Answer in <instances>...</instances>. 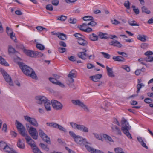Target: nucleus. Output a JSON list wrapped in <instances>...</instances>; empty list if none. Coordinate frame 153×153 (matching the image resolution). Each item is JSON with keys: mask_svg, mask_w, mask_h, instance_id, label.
I'll use <instances>...</instances> for the list:
<instances>
[{"mask_svg": "<svg viewBox=\"0 0 153 153\" xmlns=\"http://www.w3.org/2000/svg\"><path fill=\"white\" fill-rule=\"evenodd\" d=\"M142 11L143 13H145L147 14L150 13V11L148 9V8L145 6H143L141 7Z\"/></svg>", "mask_w": 153, "mask_h": 153, "instance_id": "nucleus-38", "label": "nucleus"}, {"mask_svg": "<svg viewBox=\"0 0 153 153\" xmlns=\"http://www.w3.org/2000/svg\"><path fill=\"white\" fill-rule=\"evenodd\" d=\"M36 46L38 49H39L41 50H43L45 49V47L44 46L40 44L37 43Z\"/></svg>", "mask_w": 153, "mask_h": 153, "instance_id": "nucleus-47", "label": "nucleus"}, {"mask_svg": "<svg viewBox=\"0 0 153 153\" xmlns=\"http://www.w3.org/2000/svg\"><path fill=\"white\" fill-rule=\"evenodd\" d=\"M9 36H10L11 39L12 40L15 42H16V36H15V34L13 32L10 33V34Z\"/></svg>", "mask_w": 153, "mask_h": 153, "instance_id": "nucleus-43", "label": "nucleus"}, {"mask_svg": "<svg viewBox=\"0 0 153 153\" xmlns=\"http://www.w3.org/2000/svg\"><path fill=\"white\" fill-rule=\"evenodd\" d=\"M46 111H51L50 103L49 100L47 99V100L43 104Z\"/></svg>", "mask_w": 153, "mask_h": 153, "instance_id": "nucleus-22", "label": "nucleus"}, {"mask_svg": "<svg viewBox=\"0 0 153 153\" xmlns=\"http://www.w3.org/2000/svg\"><path fill=\"white\" fill-rule=\"evenodd\" d=\"M76 19L74 18H70L68 21L71 24H75L76 22Z\"/></svg>", "mask_w": 153, "mask_h": 153, "instance_id": "nucleus-50", "label": "nucleus"}, {"mask_svg": "<svg viewBox=\"0 0 153 153\" xmlns=\"http://www.w3.org/2000/svg\"><path fill=\"white\" fill-rule=\"evenodd\" d=\"M70 135L74 139V141L77 144L81 143V140L82 139V137L79 135H76L72 131L69 132Z\"/></svg>", "mask_w": 153, "mask_h": 153, "instance_id": "nucleus-14", "label": "nucleus"}, {"mask_svg": "<svg viewBox=\"0 0 153 153\" xmlns=\"http://www.w3.org/2000/svg\"><path fill=\"white\" fill-rule=\"evenodd\" d=\"M148 44L146 43H143L140 45V47L143 49H146L147 48Z\"/></svg>", "mask_w": 153, "mask_h": 153, "instance_id": "nucleus-52", "label": "nucleus"}, {"mask_svg": "<svg viewBox=\"0 0 153 153\" xmlns=\"http://www.w3.org/2000/svg\"><path fill=\"white\" fill-rule=\"evenodd\" d=\"M103 104L104 106L102 105L100 107L101 108L104 109L105 111H108L107 109V108L110 105V103L105 101L103 102Z\"/></svg>", "mask_w": 153, "mask_h": 153, "instance_id": "nucleus-29", "label": "nucleus"}, {"mask_svg": "<svg viewBox=\"0 0 153 153\" xmlns=\"http://www.w3.org/2000/svg\"><path fill=\"white\" fill-rule=\"evenodd\" d=\"M13 149L10 148L7 145L6 146L5 148L3 150L4 151L8 153L9 152Z\"/></svg>", "mask_w": 153, "mask_h": 153, "instance_id": "nucleus-48", "label": "nucleus"}, {"mask_svg": "<svg viewBox=\"0 0 153 153\" xmlns=\"http://www.w3.org/2000/svg\"><path fill=\"white\" fill-rule=\"evenodd\" d=\"M83 20L85 21H89L93 20V17L91 16H86L83 17Z\"/></svg>", "mask_w": 153, "mask_h": 153, "instance_id": "nucleus-42", "label": "nucleus"}, {"mask_svg": "<svg viewBox=\"0 0 153 153\" xmlns=\"http://www.w3.org/2000/svg\"><path fill=\"white\" fill-rule=\"evenodd\" d=\"M128 24L131 26H139V24L137 23L134 20L132 21L128 20Z\"/></svg>", "mask_w": 153, "mask_h": 153, "instance_id": "nucleus-41", "label": "nucleus"}, {"mask_svg": "<svg viewBox=\"0 0 153 153\" xmlns=\"http://www.w3.org/2000/svg\"><path fill=\"white\" fill-rule=\"evenodd\" d=\"M16 126L19 133L22 136L25 135V129L24 126L20 122L17 120L16 121Z\"/></svg>", "mask_w": 153, "mask_h": 153, "instance_id": "nucleus-8", "label": "nucleus"}, {"mask_svg": "<svg viewBox=\"0 0 153 153\" xmlns=\"http://www.w3.org/2000/svg\"><path fill=\"white\" fill-rule=\"evenodd\" d=\"M67 18V17L66 16L62 15L58 16L57 19L61 21H64Z\"/></svg>", "mask_w": 153, "mask_h": 153, "instance_id": "nucleus-45", "label": "nucleus"}, {"mask_svg": "<svg viewBox=\"0 0 153 153\" xmlns=\"http://www.w3.org/2000/svg\"><path fill=\"white\" fill-rule=\"evenodd\" d=\"M49 79L53 83L58 85L62 88H64L65 87V85L63 83L58 81L56 79L50 77L49 78Z\"/></svg>", "mask_w": 153, "mask_h": 153, "instance_id": "nucleus-17", "label": "nucleus"}, {"mask_svg": "<svg viewBox=\"0 0 153 153\" xmlns=\"http://www.w3.org/2000/svg\"><path fill=\"white\" fill-rule=\"evenodd\" d=\"M71 102L74 105L78 106L83 109L85 111L87 112H90V110L87 105L79 100H72Z\"/></svg>", "mask_w": 153, "mask_h": 153, "instance_id": "nucleus-6", "label": "nucleus"}, {"mask_svg": "<svg viewBox=\"0 0 153 153\" xmlns=\"http://www.w3.org/2000/svg\"><path fill=\"white\" fill-rule=\"evenodd\" d=\"M124 6L128 9H129L130 8V3L128 0L126 1H125L124 4Z\"/></svg>", "mask_w": 153, "mask_h": 153, "instance_id": "nucleus-44", "label": "nucleus"}, {"mask_svg": "<svg viewBox=\"0 0 153 153\" xmlns=\"http://www.w3.org/2000/svg\"><path fill=\"white\" fill-rule=\"evenodd\" d=\"M123 69L125 70L127 72H129L130 71V68L127 65H124L123 66L121 67Z\"/></svg>", "mask_w": 153, "mask_h": 153, "instance_id": "nucleus-56", "label": "nucleus"}, {"mask_svg": "<svg viewBox=\"0 0 153 153\" xmlns=\"http://www.w3.org/2000/svg\"><path fill=\"white\" fill-rule=\"evenodd\" d=\"M109 44L111 45L119 48L121 47L122 46V45L119 41L117 40L112 41L109 42Z\"/></svg>", "mask_w": 153, "mask_h": 153, "instance_id": "nucleus-21", "label": "nucleus"}, {"mask_svg": "<svg viewBox=\"0 0 153 153\" xmlns=\"http://www.w3.org/2000/svg\"><path fill=\"white\" fill-rule=\"evenodd\" d=\"M69 123L71 128L74 129H77L85 133L89 132L88 128L84 125L78 124L73 122H70Z\"/></svg>", "mask_w": 153, "mask_h": 153, "instance_id": "nucleus-4", "label": "nucleus"}, {"mask_svg": "<svg viewBox=\"0 0 153 153\" xmlns=\"http://www.w3.org/2000/svg\"><path fill=\"white\" fill-rule=\"evenodd\" d=\"M113 59L115 61L124 62L125 59L124 57L121 56H115L113 57Z\"/></svg>", "mask_w": 153, "mask_h": 153, "instance_id": "nucleus-23", "label": "nucleus"}, {"mask_svg": "<svg viewBox=\"0 0 153 153\" xmlns=\"http://www.w3.org/2000/svg\"><path fill=\"white\" fill-rule=\"evenodd\" d=\"M86 50H85L84 51L79 52L77 54L78 56L83 60L86 59L88 56V55L86 53Z\"/></svg>", "mask_w": 153, "mask_h": 153, "instance_id": "nucleus-19", "label": "nucleus"}, {"mask_svg": "<svg viewBox=\"0 0 153 153\" xmlns=\"http://www.w3.org/2000/svg\"><path fill=\"white\" fill-rule=\"evenodd\" d=\"M153 57H151L150 56H149L147 57L144 58V60L145 61H146L147 62H151L152 61H151L152 59V58Z\"/></svg>", "mask_w": 153, "mask_h": 153, "instance_id": "nucleus-58", "label": "nucleus"}, {"mask_svg": "<svg viewBox=\"0 0 153 153\" xmlns=\"http://www.w3.org/2000/svg\"><path fill=\"white\" fill-rule=\"evenodd\" d=\"M81 143L79 144L81 145H85V146L89 152L92 153H104V152L100 150H97L94 149L90 146L86 145V143L89 144V143L86 141V140L84 138H82V139L81 140Z\"/></svg>", "mask_w": 153, "mask_h": 153, "instance_id": "nucleus-5", "label": "nucleus"}, {"mask_svg": "<svg viewBox=\"0 0 153 153\" xmlns=\"http://www.w3.org/2000/svg\"><path fill=\"white\" fill-rule=\"evenodd\" d=\"M35 99L37 103L39 104H44L46 101L47 99L43 96H37L35 97Z\"/></svg>", "mask_w": 153, "mask_h": 153, "instance_id": "nucleus-16", "label": "nucleus"}, {"mask_svg": "<svg viewBox=\"0 0 153 153\" xmlns=\"http://www.w3.org/2000/svg\"><path fill=\"white\" fill-rule=\"evenodd\" d=\"M39 145L43 149L46 150L47 151L49 150V148L47 147V145H46L43 143H40Z\"/></svg>", "mask_w": 153, "mask_h": 153, "instance_id": "nucleus-46", "label": "nucleus"}, {"mask_svg": "<svg viewBox=\"0 0 153 153\" xmlns=\"http://www.w3.org/2000/svg\"><path fill=\"white\" fill-rule=\"evenodd\" d=\"M101 54L103 55L104 58L108 59L110 57V55L108 54L107 53L104 52H101Z\"/></svg>", "mask_w": 153, "mask_h": 153, "instance_id": "nucleus-54", "label": "nucleus"}, {"mask_svg": "<svg viewBox=\"0 0 153 153\" xmlns=\"http://www.w3.org/2000/svg\"><path fill=\"white\" fill-rule=\"evenodd\" d=\"M153 100L151 98H147L144 100V102L146 103L150 104L152 102Z\"/></svg>", "mask_w": 153, "mask_h": 153, "instance_id": "nucleus-51", "label": "nucleus"}, {"mask_svg": "<svg viewBox=\"0 0 153 153\" xmlns=\"http://www.w3.org/2000/svg\"><path fill=\"white\" fill-rule=\"evenodd\" d=\"M7 144L3 141L0 142V149L1 150L3 151L7 145Z\"/></svg>", "mask_w": 153, "mask_h": 153, "instance_id": "nucleus-36", "label": "nucleus"}, {"mask_svg": "<svg viewBox=\"0 0 153 153\" xmlns=\"http://www.w3.org/2000/svg\"><path fill=\"white\" fill-rule=\"evenodd\" d=\"M137 140L140 143L141 145L144 147L146 149H148V147L146 146L145 143L144 142V141L142 139V138L140 137H137Z\"/></svg>", "mask_w": 153, "mask_h": 153, "instance_id": "nucleus-30", "label": "nucleus"}, {"mask_svg": "<svg viewBox=\"0 0 153 153\" xmlns=\"http://www.w3.org/2000/svg\"><path fill=\"white\" fill-rule=\"evenodd\" d=\"M8 52L9 53H13L16 52V51L12 46L10 45L8 47Z\"/></svg>", "mask_w": 153, "mask_h": 153, "instance_id": "nucleus-40", "label": "nucleus"}, {"mask_svg": "<svg viewBox=\"0 0 153 153\" xmlns=\"http://www.w3.org/2000/svg\"><path fill=\"white\" fill-rule=\"evenodd\" d=\"M79 44L82 46L87 45L88 44V42L84 39L81 40H79L78 42Z\"/></svg>", "mask_w": 153, "mask_h": 153, "instance_id": "nucleus-37", "label": "nucleus"}, {"mask_svg": "<svg viewBox=\"0 0 153 153\" xmlns=\"http://www.w3.org/2000/svg\"><path fill=\"white\" fill-rule=\"evenodd\" d=\"M66 49L65 48L59 47L58 48V51L60 53H63L66 51Z\"/></svg>", "mask_w": 153, "mask_h": 153, "instance_id": "nucleus-57", "label": "nucleus"}, {"mask_svg": "<svg viewBox=\"0 0 153 153\" xmlns=\"http://www.w3.org/2000/svg\"><path fill=\"white\" fill-rule=\"evenodd\" d=\"M26 121L29 122L31 125L35 127H38L39 124L36 120L34 118L30 117L28 116H25L24 117Z\"/></svg>", "mask_w": 153, "mask_h": 153, "instance_id": "nucleus-10", "label": "nucleus"}, {"mask_svg": "<svg viewBox=\"0 0 153 153\" xmlns=\"http://www.w3.org/2000/svg\"><path fill=\"white\" fill-rule=\"evenodd\" d=\"M30 135L34 139L37 140L38 137V133L36 129L33 127H30L28 130Z\"/></svg>", "mask_w": 153, "mask_h": 153, "instance_id": "nucleus-12", "label": "nucleus"}, {"mask_svg": "<svg viewBox=\"0 0 153 153\" xmlns=\"http://www.w3.org/2000/svg\"><path fill=\"white\" fill-rule=\"evenodd\" d=\"M59 2V0H52L51 1L52 4L56 6H57L58 5Z\"/></svg>", "mask_w": 153, "mask_h": 153, "instance_id": "nucleus-55", "label": "nucleus"}, {"mask_svg": "<svg viewBox=\"0 0 153 153\" xmlns=\"http://www.w3.org/2000/svg\"><path fill=\"white\" fill-rule=\"evenodd\" d=\"M46 8L48 10L52 11L53 10V8L51 4H49L47 5L46 7Z\"/></svg>", "mask_w": 153, "mask_h": 153, "instance_id": "nucleus-53", "label": "nucleus"}, {"mask_svg": "<svg viewBox=\"0 0 153 153\" xmlns=\"http://www.w3.org/2000/svg\"><path fill=\"white\" fill-rule=\"evenodd\" d=\"M111 128L113 132H114L118 135H121L122 133L120 129L117 126L114 125L111 127Z\"/></svg>", "mask_w": 153, "mask_h": 153, "instance_id": "nucleus-20", "label": "nucleus"}, {"mask_svg": "<svg viewBox=\"0 0 153 153\" xmlns=\"http://www.w3.org/2000/svg\"><path fill=\"white\" fill-rule=\"evenodd\" d=\"M102 76L101 74H98L94 76H91V77L92 78L93 81L94 82H97L98 80L100 79Z\"/></svg>", "mask_w": 153, "mask_h": 153, "instance_id": "nucleus-25", "label": "nucleus"}, {"mask_svg": "<svg viewBox=\"0 0 153 153\" xmlns=\"http://www.w3.org/2000/svg\"><path fill=\"white\" fill-rule=\"evenodd\" d=\"M7 126L6 124L4 123L3 124V126L2 127V130L5 132H6L7 131Z\"/></svg>", "mask_w": 153, "mask_h": 153, "instance_id": "nucleus-63", "label": "nucleus"}, {"mask_svg": "<svg viewBox=\"0 0 153 153\" xmlns=\"http://www.w3.org/2000/svg\"><path fill=\"white\" fill-rule=\"evenodd\" d=\"M57 37L62 40H65L67 39L66 35L65 34L59 32H58Z\"/></svg>", "mask_w": 153, "mask_h": 153, "instance_id": "nucleus-32", "label": "nucleus"}, {"mask_svg": "<svg viewBox=\"0 0 153 153\" xmlns=\"http://www.w3.org/2000/svg\"><path fill=\"white\" fill-rule=\"evenodd\" d=\"M111 22L114 25H117L120 23V22L116 20L115 19H114L113 20H111Z\"/></svg>", "mask_w": 153, "mask_h": 153, "instance_id": "nucleus-60", "label": "nucleus"}, {"mask_svg": "<svg viewBox=\"0 0 153 153\" xmlns=\"http://www.w3.org/2000/svg\"><path fill=\"white\" fill-rule=\"evenodd\" d=\"M102 136L105 140L112 142H114L112 138L108 135L105 134H102Z\"/></svg>", "mask_w": 153, "mask_h": 153, "instance_id": "nucleus-33", "label": "nucleus"}, {"mask_svg": "<svg viewBox=\"0 0 153 153\" xmlns=\"http://www.w3.org/2000/svg\"><path fill=\"white\" fill-rule=\"evenodd\" d=\"M47 126L59 129L61 131H63L64 132L66 133L67 132V130L66 129L63 127L62 126L54 122H51V123H46Z\"/></svg>", "mask_w": 153, "mask_h": 153, "instance_id": "nucleus-9", "label": "nucleus"}, {"mask_svg": "<svg viewBox=\"0 0 153 153\" xmlns=\"http://www.w3.org/2000/svg\"><path fill=\"white\" fill-rule=\"evenodd\" d=\"M51 103L52 107L55 110H61L62 108L63 105L61 103L56 100H52Z\"/></svg>", "mask_w": 153, "mask_h": 153, "instance_id": "nucleus-13", "label": "nucleus"}, {"mask_svg": "<svg viewBox=\"0 0 153 153\" xmlns=\"http://www.w3.org/2000/svg\"><path fill=\"white\" fill-rule=\"evenodd\" d=\"M91 21L90 22H88L89 25H90L92 26H94L97 24L96 22L93 21V20Z\"/></svg>", "mask_w": 153, "mask_h": 153, "instance_id": "nucleus-59", "label": "nucleus"}, {"mask_svg": "<svg viewBox=\"0 0 153 153\" xmlns=\"http://www.w3.org/2000/svg\"><path fill=\"white\" fill-rule=\"evenodd\" d=\"M38 132L39 136L42 139L47 143L50 144L51 143V141L50 138L45 134L43 130L41 129H39V130Z\"/></svg>", "mask_w": 153, "mask_h": 153, "instance_id": "nucleus-11", "label": "nucleus"}, {"mask_svg": "<svg viewBox=\"0 0 153 153\" xmlns=\"http://www.w3.org/2000/svg\"><path fill=\"white\" fill-rule=\"evenodd\" d=\"M68 76L69 78L68 81L72 83L74 81L73 78H75L76 77V75L74 71L72 70L70 72Z\"/></svg>", "mask_w": 153, "mask_h": 153, "instance_id": "nucleus-18", "label": "nucleus"}, {"mask_svg": "<svg viewBox=\"0 0 153 153\" xmlns=\"http://www.w3.org/2000/svg\"><path fill=\"white\" fill-rule=\"evenodd\" d=\"M25 136L27 143L31 146L34 153H42L36 146L35 141L29 136L26 134Z\"/></svg>", "mask_w": 153, "mask_h": 153, "instance_id": "nucleus-3", "label": "nucleus"}, {"mask_svg": "<svg viewBox=\"0 0 153 153\" xmlns=\"http://www.w3.org/2000/svg\"><path fill=\"white\" fill-rule=\"evenodd\" d=\"M148 38L145 35H141L139 34L137 36V39L142 42H145L147 40L146 39Z\"/></svg>", "mask_w": 153, "mask_h": 153, "instance_id": "nucleus-27", "label": "nucleus"}, {"mask_svg": "<svg viewBox=\"0 0 153 153\" xmlns=\"http://www.w3.org/2000/svg\"><path fill=\"white\" fill-rule=\"evenodd\" d=\"M122 127L121 129L123 133L125 134L129 139L132 138L131 134L129 131L131 129V126H130L126 120L124 118L122 120Z\"/></svg>", "mask_w": 153, "mask_h": 153, "instance_id": "nucleus-2", "label": "nucleus"}, {"mask_svg": "<svg viewBox=\"0 0 153 153\" xmlns=\"http://www.w3.org/2000/svg\"><path fill=\"white\" fill-rule=\"evenodd\" d=\"M18 64L22 72L25 75L30 76L33 79L36 78V74L34 70L31 68L21 62H18Z\"/></svg>", "mask_w": 153, "mask_h": 153, "instance_id": "nucleus-1", "label": "nucleus"}, {"mask_svg": "<svg viewBox=\"0 0 153 153\" xmlns=\"http://www.w3.org/2000/svg\"><path fill=\"white\" fill-rule=\"evenodd\" d=\"M153 54V52L150 51H148L145 53V55L146 56H149L150 55H152Z\"/></svg>", "mask_w": 153, "mask_h": 153, "instance_id": "nucleus-64", "label": "nucleus"}, {"mask_svg": "<svg viewBox=\"0 0 153 153\" xmlns=\"http://www.w3.org/2000/svg\"><path fill=\"white\" fill-rule=\"evenodd\" d=\"M98 36L101 39H108L109 38L107 36L108 34L107 33H103L100 32H98Z\"/></svg>", "mask_w": 153, "mask_h": 153, "instance_id": "nucleus-28", "label": "nucleus"}, {"mask_svg": "<svg viewBox=\"0 0 153 153\" xmlns=\"http://www.w3.org/2000/svg\"><path fill=\"white\" fill-rule=\"evenodd\" d=\"M83 31L87 33H90L92 31V29L91 28L88 27L85 29V30H83Z\"/></svg>", "mask_w": 153, "mask_h": 153, "instance_id": "nucleus-62", "label": "nucleus"}, {"mask_svg": "<svg viewBox=\"0 0 153 153\" xmlns=\"http://www.w3.org/2000/svg\"><path fill=\"white\" fill-rule=\"evenodd\" d=\"M89 39L91 41H94L98 40V36L94 33L90 34L89 36Z\"/></svg>", "mask_w": 153, "mask_h": 153, "instance_id": "nucleus-24", "label": "nucleus"}, {"mask_svg": "<svg viewBox=\"0 0 153 153\" xmlns=\"http://www.w3.org/2000/svg\"><path fill=\"white\" fill-rule=\"evenodd\" d=\"M106 68L108 76L111 77H114V75L113 74L112 69L110 68L108 66H106Z\"/></svg>", "mask_w": 153, "mask_h": 153, "instance_id": "nucleus-26", "label": "nucleus"}, {"mask_svg": "<svg viewBox=\"0 0 153 153\" xmlns=\"http://www.w3.org/2000/svg\"><path fill=\"white\" fill-rule=\"evenodd\" d=\"M0 63L5 66H8L9 65L5 61V59L0 56Z\"/></svg>", "mask_w": 153, "mask_h": 153, "instance_id": "nucleus-35", "label": "nucleus"}, {"mask_svg": "<svg viewBox=\"0 0 153 153\" xmlns=\"http://www.w3.org/2000/svg\"><path fill=\"white\" fill-rule=\"evenodd\" d=\"M2 74L6 82L9 83L10 85H13V83L11 77L4 70L2 71Z\"/></svg>", "mask_w": 153, "mask_h": 153, "instance_id": "nucleus-15", "label": "nucleus"}, {"mask_svg": "<svg viewBox=\"0 0 153 153\" xmlns=\"http://www.w3.org/2000/svg\"><path fill=\"white\" fill-rule=\"evenodd\" d=\"M144 85L143 83L138 84L137 85V93H138L140 91V90L142 88V86H144Z\"/></svg>", "mask_w": 153, "mask_h": 153, "instance_id": "nucleus-49", "label": "nucleus"}, {"mask_svg": "<svg viewBox=\"0 0 153 153\" xmlns=\"http://www.w3.org/2000/svg\"><path fill=\"white\" fill-rule=\"evenodd\" d=\"M24 52L27 56L32 57L37 56L38 57H42L43 55V54L41 53L36 51L25 49L24 50Z\"/></svg>", "mask_w": 153, "mask_h": 153, "instance_id": "nucleus-7", "label": "nucleus"}, {"mask_svg": "<svg viewBox=\"0 0 153 153\" xmlns=\"http://www.w3.org/2000/svg\"><path fill=\"white\" fill-rule=\"evenodd\" d=\"M115 153H125L123 149L121 148L118 147L114 149Z\"/></svg>", "mask_w": 153, "mask_h": 153, "instance_id": "nucleus-39", "label": "nucleus"}, {"mask_svg": "<svg viewBox=\"0 0 153 153\" xmlns=\"http://www.w3.org/2000/svg\"><path fill=\"white\" fill-rule=\"evenodd\" d=\"M59 45L60 46H63L64 47H66V44L63 41H60L59 42Z\"/></svg>", "mask_w": 153, "mask_h": 153, "instance_id": "nucleus-61", "label": "nucleus"}, {"mask_svg": "<svg viewBox=\"0 0 153 153\" xmlns=\"http://www.w3.org/2000/svg\"><path fill=\"white\" fill-rule=\"evenodd\" d=\"M93 134L94 135V137L96 139L102 141H103L102 138V135L101 134H99L97 133H93Z\"/></svg>", "mask_w": 153, "mask_h": 153, "instance_id": "nucleus-34", "label": "nucleus"}, {"mask_svg": "<svg viewBox=\"0 0 153 153\" xmlns=\"http://www.w3.org/2000/svg\"><path fill=\"white\" fill-rule=\"evenodd\" d=\"M17 146L19 148L21 149H24L25 147L24 143L22 142L20 139H19Z\"/></svg>", "mask_w": 153, "mask_h": 153, "instance_id": "nucleus-31", "label": "nucleus"}]
</instances>
